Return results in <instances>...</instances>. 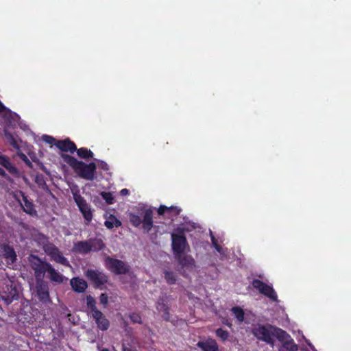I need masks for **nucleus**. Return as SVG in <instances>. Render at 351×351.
<instances>
[{"mask_svg": "<svg viewBox=\"0 0 351 351\" xmlns=\"http://www.w3.org/2000/svg\"><path fill=\"white\" fill-rule=\"evenodd\" d=\"M4 135L10 145H11L15 149L19 148L18 143L12 134L8 131H5Z\"/></svg>", "mask_w": 351, "mask_h": 351, "instance_id": "2f4dec72", "label": "nucleus"}, {"mask_svg": "<svg viewBox=\"0 0 351 351\" xmlns=\"http://www.w3.org/2000/svg\"><path fill=\"white\" fill-rule=\"evenodd\" d=\"M224 324L230 328L232 326V324L230 322H226Z\"/></svg>", "mask_w": 351, "mask_h": 351, "instance_id": "09e8293b", "label": "nucleus"}, {"mask_svg": "<svg viewBox=\"0 0 351 351\" xmlns=\"http://www.w3.org/2000/svg\"><path fill=\"white\" fill-rule=\"evenodd\" d=\"M253 287L259 291V292L269 298L272 301L278 300V295L272 287L266 284L259 279H254L252 282Z\"/></svg>", "mask_w": 351, "mask_h": 351, "instance_id": "1a4fd4ad", "label": "nucleus"}, {"mask_svg": "<svg viewBox=\"0 0 351 351\" xmlns=\"http://www.w3.org/2000/svg\"><path fill=\"white\" fill-rule=\"evenodd\" d=\"M23 158H23L24 160H27L29 162V164L31 163V162H29V160L27 159V156H26L25 154H23Z\"/></svg>", "mask_w": 351, "mask_h": 351, "instance_id": "de8ad7c7", "label": "nucleus"}, {"mask_svg": "<svg viewBox=\"0 0 351 351\" xmlns=\"http://www.w3.org/2000/svg\"><path fill=\"white\" fill-rule=\"evenodd\" d=\"M61 158L80 178L90 181L95 178L97 166L95 162L86 164L66 154H62Z\"/></svg>", "mask_w": 351, "mask_h": 351, "instance_id": "f257e3e1", "label": "nucleus"}, {"mask_svg": "<svg viewBox=\"0 0 351 351\" xmlns=\"http://www.w3.org/2000/svg\"><path fill=\"white\" fill-rule=\"evenodd\" d=\"M120 194L122 196L127 195L128 194H129V190L127 189H123L121 190Z\"/></svg>", "mask_w": 351, "mask_h": 351, "instance_id": "a19ab883", "label": "nucleus"}, {"mask_svg": "<svg viewBox=\"0 0 351 351\" xmlns=\"http://www.w3.org/2000/svg\"><path fill=\"white\" fill-rule=\"evenodd\" d=\"M102 198L108 204H112L114 202V197L110 192H102L101 193Z\"/></svg>", "mask_w": 351, "mask_h": 351, "instance_id": "c9c22d12", "label": "nucleus"}, {"mask_svg": "<svg viewBox=\"0 0 351 351\" xmlns=\"http://www.w3.org/2000/svg\"><path fill=\"white\" fill-rule=\"evenodd\" d=\"M105 262L108 269L116 275L127 274L130 272V265L121 260L108 256Z\"/></svg>", "mask_w": 351, "mask_h": 351, "instance_id": "39448f33", "label": "nucleus"}, {"mask_svg": "<svg viewBox=\"0 0 351 351\" xmlns=\"http://www.w3.org/2000/svg\"><path fill=\"white\" fill-rule=\"evenodd\" d=\"M215 249L219 252H220L221 250V247L220 245H219L217 243H215Z\"/></svg>", "mask_w": 351, "mask_h": 351, "instance_id": "a18cd8bd", "label": "nucleus"}, {"mask_svg": "<svg viewBox=\"0 0 351 351\" xmlns=\"http://www.w3.org/2000/svg\"><path fill=\"white\" fill-rule=\"evenodd\" d=\"M92 317L94 319L99 330L101 331H106L109 329L110 326V321L101 311L92 314Z\"/></svg>", "mask_w": 351, "mask_h": 351, "instance_id": "2eb2a0df", "label": "nucleus"}, {"mask_svg": "<svg viewBox=\"0 0 351 351\" xmlns=\"http://www.w3.org/2000/svg\"><path fill=\"white\" fill-rule=\"evenodd\" d=\"M1 297L7 305L11 304L14 300H18L19 291L13 282L10 281L9 283L6 284L3 288Z\"/></svg>", "mask_w": 351, "mask_h": 351, "instance_id": "f8f14e48", "label": "nucleus"}, {"mask_svg": "<svg viewBox=\"0 0 351 351\" xmlns=\"http://www.w3.org/2000/svg\"><path fill=\"white\" fill-rule=\"evenodd\" d=\"M34 181L40 189L47 192L49 191V189L47 184L45 178L42 173H37L35 176Z\"/></svg>", "mask_w": 351, "mask_h": 351, "instance_id": "a878e982", "label": "nucleus"}, {"mask_svg": "<svg viewBox=\"0 0 351 351\" xmlns=\"http://www.w3.org/2000/svg\"><path fill=\"white\" fill-rule=\"evenodd\" d=\"M30 265L34 270L36 280H43L45 273H47L49 266L51 264L47 261H42L38 256L32 255L30 259Z\"/></svg>", "mask_w": 351, "mask_h": 351, "instance_id": "423d86ee", "label": "nucleus"}, {"mask_svg": "<svg viewBox=\"0 0 351 351\" xmlns=\"http://www.w3.org/2000/svg\"><path fill=\"white\" fill-rule=\"evenodd\" d=\"M75 152L79 158L82 159H88L93 157V152L86 147H81L77 149L76 147Z\"/></svg>", "mask_w": 351, "mask_h": 351, "instance_id": "bb28decb", "label": "nucleus"}, {"mask_svg": "<svg viewBox=\"0 0 351 351\" xmlns=\"http://www.w3.org/2000/svg\"><path fill=\"white\" fill-rule=\"evenodd\" d=\"M49 285L43 280H36L35 291L39 301L43 303L50 302Z\"/></svg>", "mask_w": 351, "mask_h": 351, "instance_id": "ddd939ff", "label": "nucleus"}, {"mask_svg": "<svg viewBox=\"0 0 351 351\" xmlns=\"http://www.w3.org/2000/svg\"><path fill=\"white\" fill-rule=\"evenodd\" d=\"M56 147L62 152L71 154H73L76 150L75 143L69 138L64 140H58L56 143Z\"/></svg>", "mask_w": 351, "mask_h": 351, "instance_id": "6ab92c4d", "label": "nucleus"}, {"mask_svg": "<svg viewBox=\"0 0 351 351\" xmlns=\"http://www.w3.org/2000/svg\"><path fill=\"white\" fill-rule=\"evenodd\" d=\"M162 317L165 321L170 320L169 308H166L165 310L162 311Z\"/></svg>", "mask_w": 351, "mask_h": 351, "instance_id": "ea45409f", "label": "nucleus"}, {"mask_svg": "<svg viewBox=\"0 0 351 351\" xmlns=\"http://www.w3.org/2000/svg\"><path fill=\"white\" fill-rule=\"evenodd\" d=\"M123 351H133L130 348L126 347L125 345H123Z\"/></svg>", "mask_w": 351, "mask_h": 351, "instance_id": "c03bdc74", "label": "nucleus"}, {"mask_svg": "<svg viewBox=\"0 0 351 351\" xmlns=\"http://www.w3.org/2000/svg\"><path fill=\"white\" fill-rule=\"evenodd\" d=\"M279 351H281V350L280 349Z\"/></svg>", "mask_w": 351, "mask_h": 351, "instance_id": "3c124183", "label": "nucleus"}, {"mask_svg": "<svg viewBox=\"0 0 351 351\" xmlns=\"http://www.w3.org/2000/svg\"><path fill=\"white\" fill-rule=\"evenodd\" d=\"M73 199L86 223L90 222L93 219V213L85 199L78 192L73 193Z\"/></svg>", "mask_w": 351, "mask_h": 351, "instance_id": "6e6552de", "label": "nucleus"}, {"mask_svg": "<svg viewBox=\"0 0 351 351\" xmlns=\"http://www.w3.org/2000/svg\"><path fill=\"white\" fill-rule=\"evenodd\" d=\"M89 243L88 240L77 241L74 243L73 251L81 254H87L90 252Z\"/></svg>", "mask_w": 351, "mask_h": 351, "instance_id": "5701e85b", "label": "nucleus"}, {"mask_svg": "<svg viewBox=\"0 0 351 351\" xmlns=\"http://www.w3.org/2000/svg\"><path fill=\"white\" fill-rule=\"evenodd\" d=\"M166 308H169L168 305L167 304V299L165 297H160L158 300L157 302V306L156 308L159 311H162L165 310Z\"/></svg>", "mask_w": 351, "mask_h": 351, "instance_id": "72a5a7b5", "label": "nucleus"}, {"mask_svg": "<svg viewBox=\"0 0 351 351\" xmlns=\"http://www.w3.org/2000/svg\"><path fill=\"white\" fill-rule=\"evenodd\" d=\"M275 337L282 343V347L287 351H298L299 346L291 335L282 328H276Z\"/></svg>", "mask_w": 351, "mask_h": 351, "instance_id": "0eeeda50", "label": "nucleus"}, {"mask_svg": "<svg viewBox=\"0 0 351 351\" xmlns=\"http://www.w3.org/2000/svg\"><path fill=\"white\" fill-rule=\"evenodd\" d=\"M157 212L159 215H164L167 213L169 215V217H172L179 215L181 212V209L178 206H167L165 205H160L158 208Z\"/></svg>", "mask_w": 351, "mask_h": 351, "instance_id": "4be33fe9", "label": "nucleus"}, {"mask_svg": "<svg viewBox=\"0 0 351 351\" xmlns=\"http://www.w3.org/2000/svg\"><path fill=\"white\" fill-rule=\"evenodd\" d=\"M171 247L174 255L184 254L189 247L183 229L178 228L176 233L171 234Z\"/></svg>", "mask_w": 351, "mask_h": 351, "instance_id": "20e7f679", "label": "nucleus"}, {"mask_svg": "<svg viewBox=\"0 0 351 351\" xmlns=\"http://www.w3.org/2000/svg\"><path fill=\"white\" fill-rule=\"evenodd\" d=\"M18 193L22 197V199L24 203V204H23L22 202L19 199H16L17 201L19 202L20 205L21 206L23 210L25 213L29 214L30 215H36V210H35L33 202L28 199V197L25 195V193L23 191H19Z\"/></svg>", "mask_w": 351, "mask_h": 351, "instance_id": "dca6fc26", "label": "nucleus"}, {"mask_svg": "<svg viewBox=\"0 0 351 351\" xmlns=\"http://www.w3.org/2000/svg\"><path fill=\"white\" fill-rule=\"evenodd\" d=\"M101 351H110V350L108 348H103L101 350ZM113 351H116V350L114 349Z\"/></svg>", "mask_w": 351, "mask_h": 351, "instance_id": "8fccbe9b", "label": "nucleus"}, {"mask_svg": "<svg viewBox=\"0 0 351 351\" xmlns=\"http://www.w3.org/2000/svg\"><path fill=\"white\" fill-rule=\"evenodd\" d=\"M70 285L72 289L77 293H84L88 287L87 282L82 278L79 277H73L70 280Z\"/></svg>", "mask_w": 351, "mask_h": 351, "instance_id": "412c9836", "label": "nucleus"}, {"mask_svg": "<svg viewBox=\"0 0 351 351\" xmlns=\"http://www.w3.org/2000/svg\"><path fill=\"white\" fill-rule=\"evenodd\" d=\"M86 304L88 308L91 313V315L99 311L96 306V301L95 298L91 295H88L86 297Z\"/></svg>", "mask_w": 351, "mask_h": 351, "instance_id": "c756f323", "label": "nucleus"}, {"mask_svg": "<svg viewBox=\"0 0 351 351\" xmlns=\"http://www.w3.org/2000/svg\"><path fill=\"white\" fill-rule=\"evenodd\" d=\"M42 169H43L45 173H47V174H49V171L47 170V169L45 166H43V167H42Z\"/></svg>", "mask_w": 351, "mask_h": 351, "instance_id": "49530a36", "label": "nucleus"}, {"mask_svg": "<svg viewBox=\"0 0 351 351\" xmlns=\"http://www.w3.org/2000/svg\"><path fill=\"white\" fill-rule=\"evenodd\" d=\"M0 252L7 263L13 264L16 262L17 256L13 247L6 243H2L0 245Z\"/></svg>", "mask_w": 351, "mask_h": 351, "instance_id": "4468645a", "label": "nucleus"}, {"mask_svg": "<svg viewBox=\"0 0 351 351\" xmlns=\"http://www.w3.org/2000/svg\"><path fill=\"white\" fill-rule=\"evenodd\" d=\"M231 311L239 322L244 321L245 313L242 308L240 306H234L231 308Z\"/></svg>", "mask_w": 351, "mask_h": 351, "instance_id": "c85d7f7f", "label": "nucleus"}, {"mask_svg": "<svg viewBox=\"0 0 351 351\" xmlns=\"http://www.w3.org/2000/svg\"><path fill=\"white\" fill-rule=\"evenodd\" d=\"M49 269L47 271L48 278L52 282H56L58 284H62L65 280L67 278L64 276L62 274L57 271L51 265V266L48 267Z\"/></svg>", "mask_w": 351, "mask_h": 351, "instance_id": "b1692460", "label": "nucleus"}, {"mask_svg": "<svg viewBox=\"0 0 351 351\" xmlns=\"http://www.w3.org/2000/svg\"><path fill=\"white\" fill-rule=\"evenodd\" d=\"M276 328H279L271 324L267 326L258 325L257 327L254 328L252 332L254 336L258 340L273 346L274 343V337H275Z\"/></svg>", "mask_w": 351, "mask_h": 351, "instance_id": "7ed1b4c3", "label": "nucleus"}, {"mask_svg": "<svg viewBox=\"0 0 351 351\" xmlns=\"http://www.w3.org/2000/svg\"><path fill=\"white\" fill-rule=\"evenodd\" d=\"M5 110V107L3 103L0 101V113Z\"/></svg>", "mask_w": 351, "mask_h": 351, "instance_id": "37998d69", "label": "nucleus"}, {"mask_svg": "<svg viewBox=\"0 0 351 351\" xmlns=\"http://www.w3.org/2000/svg\"><path fill=\"white\" fill-rule=\"evenodd\" d=\"M0 165L3 167L8 171L15 177H19L20 172L18 169L12 164L10 158L0 152Z\"/></svg>", "mask_w": 351, "mask_h": 351, "instance_id": "a211bd4d", "label": "nucleus"}, {"mask_svg": "<svg viewBox=\"0 0 351 351\" xmlns=\"http://www.w3.org/2000/svg\"><path fill=\"white\" fill-rule=\"evenodd\" d=\"M42 139L47 144H49L51 145H54L55 146H56V143L58 141L54 137L49 136V135H47V134L43 135Z\"/></svg>", "mask_w": 351, "mask_h": 351, "instance_id": "e433bc0d", "label": "nucleus"}, {"mask_svg": "<svg viewBox=\"0 0 351 351\" xmlns=\"http://www.w3.org/2000/svg\"><path fill=\"white\" fill-rule=\"evenodd\" d=\"M131 225L135 228H138L142 224L143 230L148 233L154 226L153 210L151 208L145 209L143 212V219L136 214L130 213L128 215Z\"/></svg>", "mask_w": 351, "mask_h": 351, "instance_id": "f03ea898", "label": "nucleus"}, {"mask_svg": "<svg viewBox=\"0 0 351 351\" xmlns=\"http://www.w3.org/2000/svg\"><path fill=\"white\" fill-rule=\"evenodd\" d=\"M175 258L182 269H192L195 267V260L191 255L184 254L174 255Z\"/></svg>", "mask_w": 351, "mask_h": 351, "instance_id": "f3484780", "label": "nucleus"}, {"mask_svg": "<svg viewBox=\"0 0 351 351\" xmlns=\"http://www.w3.org/2000/svg\"><path fill=\"white\" fill-rule=\"evenodd\" d=\"M0 176L5 178L8 181L11 182L12 180V178L6 173L5 170L3 169H2L1 167H0Z\"/></svg>", "mask_w": 351, "mask_h": 351, "instance_id": "58836bf2", "label": "nucleus"}, {"mask_svg": "<svg viewBox=\"0 0 351 351\" xmlns=\"http://www.w3.org/2000/svg\"><path fill=\"white\" fill-rule=\"evenodd\" d=\"M197 346L202 351H219V346L215 339L208 338L205 341H199Z\"/></svg>", "mask_w": 351, "mask_h": 351, "instance_id": "aec40b11", "label": "nucleus"}, {"mask_svg": "<svg viewBox=\"0 0 351 351\" xmlns=\"http://www.w3.org/2000/svg\"><path fill=\"white\" fill-rule=\"evenodd\" d=\"M129 317L133 324H142L141 316L138 313L133 312V313H130Z\"/></svg>", "mask_w": 351, "mask_h": 351, "instance_id": "f704fd0d", "label": "nucleus"}, {"mask_svg": "<svg viewBox=\"0 0 351 351\" xmlns=\"http://www.w3.org/2000/svg\"><path fill=\"white\" fill-rule=\"evenodd\" d=\"M215 334L216 336L223 341H226L230 336L229 332L221 328L217 329L215 331Z\"/></svg>", "mask_w": 351, "mask_h": 351, "instance_id": "473e14b6", "label": "nucleus"}, {"mask_svg": "<svg viewBox=\"0 0 351 351\" xmlns=\"http://www.w3.org/2000/svg\"><path fill=\"white\" fill-rule=\"evenodd\" d=\"M105 226L108 229H112L114 227H120L121 222L115 216L110 215L108 219L105 221Z\"/></svg>", "mask_w": 351, "mask_h": 351, "instance_id": "cd10ccee", "label": "nucleus"}, {"mask_svg": "<svg viewBox=\"0 0 351 351\" xmlns=\"http://www.w3.org/2000/svg\"><path fill=\"white\" fill-rule=\"evenodd\" d=\"M99 300L101 304H102L104 306L107 305L108 303V296L106 293H101L99 297Z\"/></svg>", "mask_w": 351, "mask_h": 351, "instance_id": "4c0bfd02", "label": "nucleus"}, {"mask_svg": "<svg viewBox=\"0 0 351 351\" xmlns=\"http://www.w3.org/2000/svg\"><path fill=\"white\" fill-rule=\"evenodd\" d=\"M90 252H99L105 247V244L101 239H88Z\"/></svg>", "mask_w": 351, "mask_h": 351, "instance_id": "393cba45", "label": "nucleus"}, {"mask_svg": "<svg viewBox=\"0 0 351 351\" xmlns=\"http://www.w3.org/2000/svg\"><path fill=\"white\" fill-rule=\"evenodd\" d=\"M164 274L167 283L170 285L176 284L177 281V276L173 271L165 270Z\"/></svg>", "mask_w": 351, "mask_h": 351, "instance_id": "7c9ffc66", "label": "nucleus"}, {"mask_svg": "<svg viewBox=\"0 0 351 351\" xmlns=\"http://www.w3.org/2000/svg\"><path fill=\"white\" fill-rule=\"evenodd\" d=\"M86 277L93 284L94 287L98 288L108 282V276L104 272L93 269H88L86 271Z\"/></svg>", "mask_w": 351, "mask_h": 351, "instance_id": "9b49d317", "label": "nucleus"}, {"mask_svg": "<svg viewBox=\"0 0 351 351\" xmlns=\"http://www.w3.org/2000/svg\"><path fill=\"white\" fill-rule=\"evenodd\" d=\"M101 167L104 170H108V165L106 162H102V163L101 164Z\"/></svg>", "mask_w": 351, "mask_h": 351, "instance_id": "79ce46f5", "label": "nucleus"}, {"mask_svg": "<svg viewBox=\"0 0 351 351\" xmlns=\"http://www.w3.org/2000/svg\"><path fill=\"white\" fill-rule=\"evenodd\" d=\"M45 252L50 256L51 260L65 267H71L68 259L62 255L61 251L53 244H50L45 248Z\"/></svg>", "mask_w": 351, "mask_h": 351, "instance_id": "9d476101", "label": "nucleus"}]
</instances>
